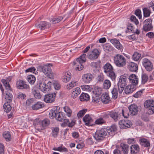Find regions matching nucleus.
<instances>
[{"label":"nucleus","mask_w":154,"mask_h":154,"mask_svg":"<svg viewBox=\"0 0 154 154\" xmlns=\"http://www.w3.org/2000/svg\"><path fill=\"white\" fill-rule=\"evenodd\" d=\"M127 77L124 75H122L120 76L117 85L119 92L120 94L122 92L124 87L127 85Z\"/></svg>","instance_id":"4"},{"label":"nucleus","mask_w":154,"mask_h":154,"mask_svg":"<svg viewBox=\"0 0 154 154\" xmlns=\"http://www.w3.org/2000/svg\"><path fill=\"white\" fill-rule=\"evenodd\" d=\"M3 137L5 139L6 141H9L11 140V136L10 132H5L3 134Z\"/></svg>","instance_id":"50"},{"label":"nucleus","mask_w":154,"mask_h":154,"mask_svg":"<svg viewBox=\"0 0 154 154\" xmlns=\"http://www.w3.org/2000/svg\"><path fill=\"white\" fill-rule=\"evenodd\" d=\"M120 148L124 154H128V146L124 143H122L120 144Z\"/></svg>","instance_id":"27"},{"label":"nucleus","mask_w":154,"mask_h":154,"mask_svg":"<svg viewBox=\"0 0 154 154\" xmlns=\"http://www.w3.org/2000/svg\"><path fill=\"white\" fill-rule=\"evenodd\" d=\"M53 150L55 151H58L60 152H68V149L66 147H65L63 144L57 147H54L53 148Z\"/></svg>","instance_id":"38"},{"label":"nucleus","mask_w":154,"mask_h":154,"mask_svg":"<svg viewBox=\"0 0 154 154\" xmlns=\"http://www.w3.org/2000/svg\"><path fill=\"white\" fill-rule=\"evenodd\" d=\"M101 100L105 104L108 103L110 102V99L108 94L106 93L103 94L101 96Z\"/></svg>","instance_id":"20"},{"label":"nucleus","mask_w":154,"mask_h":154,"mask_svg":"<svg viewBox=\"0 0 154 154\" xmlns=\"http://www.w3.org/2000/svg\"><path fill=\"white\" fill-rule=\"evenodd\" d=\"M63 109L67 116L69 117H70L72 114V111L69 107L68 106H65Z\"/></svg>","instance_id":"46"},{"label":"nucleus","mask_w":154,"mask_h":154,"mask_svg":"<svg viewBox=\"0 0 154 154\" xmlns=\"http://www.w3.org/2000/svg\"><path fill=\"white\" fill-rule=\"evenodd\" d=\"M83 120L85 125L88 126H91V123L93 121L92 118L89 114H86L85 116L83 118Z\"/></svg>","instance_id":"19"},{"label":"nucleus","mask_w":154,"mask_h":154,"mask_svg":"<svg viewBox=\"0 0 154 154\" xmlns=\"http://www.w3.org/2000/svg\"><path fill=\"white\" fill-rule=\"evenodd\" d=\"M105 122V120L103 119V118H100L95 120V123L97 125H102L104 124Z\"/></svg>","instance_id":"57"},{"label":"nucleus","mask_w":154,"mask_h":154,"mask_svg":"<svg viewBox=\"0 0 154 154\" xmlns=\"http://www.w3.org/2000/svg\"><path fill=\"white\" fill-rule=\"evenodd\" d=\"M16 85L17 88L19 89H27L29 88V86L25 82L22 80L17 81Z\"/></svg>","instance_id":"18"},{"label":"nucleus","mask_w":154,"mask_h":154,"mask_svg":"<svg viewBox=\"0 0 154 154\" xmlns=\"http://www.w3.org/2000/svg\"><path fill=\"white\" fill-rule=\"evenodd\" d=\"M52 83L51 82H48L47 84L44 82H42L39 83V88L43 92L47 93L51 89Z\"/></svg>","instance_id":"6"},{"label":"nucleus","mask_w":154,"mask_h":154,"mask_svg":"<svg viewBox=\"0 0 154 154\" xmlns=\"http://www.w3.org/2000/svg\"><path fill=\"white\" fill-rule=\"evenodd\" d=\"M63 18L62 17H59L57 18H53L50 20V22L52 23L55 24L60 22L63 19Z\"/></svg>","instance_id":"54"},{"label":"nucleus","mask_w":154,"mask_h":154,"mask_svg":"<svg viewBox=\"0 0 154 154\" xmlns=\"http://www.w3.org/2000/svg\"><path fill=\"white\" fill-rule=\"evenodd\" d=\"M116 130V126L115 125H112L110 127L102 128L96 131L94 135V137L96 140L100 141L106 136L112 135L113 133Z\"/></svg>","instance_id":"1"},{"label":"nucleus","mask_w":154,"mask_h":154,"mask_svg":"<svg viewBox=\"0 0 154 154\" xmlns=\"http://www.w3.org/2000/svg\"><path fill=\"white\" fill-rule=\"evenodd\" d=\"M152 23V20L151 19H148L145 20L143 23V30L146 32L152 30L153 28Z\"/></svg>","instance_id":"7"},{"label":"nucleus","mask_w":154,"mask_h":154,"mask_svg":"<svg viewBox=\"0 0 154 154\" xmlns=\"http://www.w3.org/2000/svg\"><path fill=\"white\" fill-rule=\"evenodd\" d=\"M43 106L44 104L42 102H38L32 105V108L33 109L37 110L42 108V107H43Z\"/></svg>","instance_id":"35"},{"label":"nucleus","mask_w":154,"mask_h":154,"mask_svg":"<svg viewBox=\"0 0 154 154\" xmlns=\"http://www.w3.org/2000/svg\"><path fill=\"white\" fill-rule=\"evenodd\" d=\"M112 98L114 100L116 99L118 97V93L117 89L113 88L111 91Z\"/></svg>","instance_id":"47"},{"label":"nucleus","mask_w":154,"mask_h":154,"mask_svg":"<svg viewBox=\"0 0 154 154\" xmlns=\"http://www.w3.org/2000/svg\"><path fill=\"white\" fill-rule=\"evenodd\" d=\"M11 80V79L9 78L7 79H2V82L5 87L6 89L7 90V91H11V87L9 84V82Z\"/></svg>","instance_id":"26"},{"label":"nucleus","mask_w":154,"mask_h":154,"mask_svg":"<svg viewBox=\"0 0 154 154\" xmlns=\"http://www.w3.org/2000/svg\"><path fill=\"white\" fill-rule=\"evenodd\" d=\"M35 26L41 30H44L49 29L51 26V24L46 21H41L39 23L36 24Z\"/></svg>","instance_id":"12"},{"label":"nucleus","mask_w":154,"mask_h":154,"mask_svg":"<svg viewBox=\"0 0 154 154\" xmlns=\"http://www.w3.org/2000/svg\"><path fill=\"white\" fill-rule=\"evenodd\" d=\"M100 53L97 49H94L89 54L88 58L91 60L96 59L99 57Z\"/></svg>","instance_id":"17"},{"label":"nucleus","mask_w":154,"mask_h":154,"mask_svg":"<svg viewBox=\"0 0 154 154\" xmlns=\"http://www.w3.org/2000/svg\"><path fill=\"white\" fill-rule=\"evenodd\" d=\"M139 146L137 145H133L130 147V151L131 154H136L139 151Z\"/></svg>","instance_id":"29"},{"label":"nucleus","mask_w":154,"mask_h":154,"mask_svg":"<svg viewBox=\"0 0 154 154\" xmlns=\"http://www.w3.org/2000/svg\"><path fill=\"white\" fill-rule=\"evenodd\" d=\"M59 128L58 127H53L52 128V134L54 137H56L59 131Z\"/></svg>","instance_id":"49"},{"label":"nucleus","mask_w":154,"mask_h":154,"mask_svg":"<svg viewBox=\"0 0 154 154\" xmlns=\"http://www.w3.org/2000/svg\"><path fill=\"white\" fill-rule=\"evenodd\" d=\"M129 82L131 85L134 86L137 85L138 83V78L135 74H131L128 78Z\"/></svg>","instance_id":"15"},{"label":"nucleus","mask_w":154,"mask_h":154,"mask_svg":"<svg viewBox=\"0 0 154 154\" xmlns=\"http://www.w3.org/2000/svg\"><path fill=\"white\" fill-rule=\"evenodd\" d=\"M35 128L39 131H41L44 130V128L42 126L41 120L39 119H36L33 123Z\"/></svg>","instance_id":"16"},{"label":"nucleus","mask_w":154,"mask_h":154,"mask_svg":"<svg viewBox=\"0 0 154 154\" xmlns=\"http://www.w3.org/2000/svg\"><path fill=\"white\" fill-rule=\"evenodd\" d=\"M110 42L118 50L122 49L123 46L118 40L116 39H112L110 40Z\"/></svg>","instance_id":"21"},{"label":"nucleus","mask_w":154,"mask_h":154,"mask_svg":"<svg viewBox=\"0 0 154 154\" xmlns=\"http://www.w3.org/2000/svg\"><path fill=\"white\" fill-rule=\"evenodd\" d=\"M7 103L5 102L4 104L3 108L4 111L6 112H9L11 109V106L10 103Z\"/></svg>","instance_id":"43"},{"label":"nucleus","mask_w":154,"mask_h":154,"mask_svg":"<svg viewBox=\"0 0 154 154\" xmlns=\"http://www.w3.org/2000/svg\"><path fill=\"white\" fill-rule=\"evenodd\" d=\"M144 106L145 108L152 110L154 113V100H146L144 102Z\"/></svg>","instance_id":"14"},{"label":"nucleus","mask_w":154,"mask_h":154,"mask_svg":"<svg viewBox=\"0 0 154 154\" xmlns=\"http://www.w3.org/2000/svg\"><path fill=\"white\" fill-rule=\"evenodd\" d=\"M103 48L107 52H110L113 50V48L109 43H106L104 46Z\"/></svg>","instance_id":"42"},{"label":"nucleus","mask_w":154,"mask_h":154,"mask_svg":"<svg viewBox=\"0 0 154 154\" xmlns=\"http://www.w3.org/2000/svg\"><path fill=\"white\" fill-rule=\"evenodd\" d=\"M41 122L44 129L49 125L50 123L49 120L47 119H45L41 121Z\"/></svg>","instance_id":"51"},{"label":"nucleus","mask_w":154,"mask_h":154,"mask_svg":"<svg viewBox=\"0 0 154 154\" xmlns=\"http://www.w3.org/2000/svg\"><path fill=\"white\" fill-rule=\"evenodd\" d=\"M106 74L107 76L112 81H115L116 77V75L115 72L113 71V70L108 72Z\"/></svg>","instance_id":"41"},{"label":"nucleus","mask_w":154,"mask_h":154,"mask_svg":"<svg viewBox=\"0 0 154 154\" xmlns=\"http://www.w3.org/2000/svg\"><path fill=\"white\" fill-rule=\"evenodd\" d=\"M77 84V81H73L67 85L66 88L67 89H70L76 86Z\"/></svg>","instance_id":"48"},{"label":"nucleus","mask_w":154,"mask_h":154,"mask_svg":"<svg viewBox=\"0 0 154 154\" xmlns=\"http://www.w3.org/2000/svg\"><path fill=\"white\" fill-rule=\"evenodd\" d=\"M109 115L110 117L114 120L116 122L119 119V114L118 112H111L109 113Z\"/></svg>","instance_id":"37"},{"label":"nucleus","mask_w":154,"mask_h":154,"mask_svg":"<svg viewBox=\"0 0 154 154\" xmlns=\"http://www.w3.org/2000/svg\"><path fill=\"white\" fill-rule=\"evenodd\" d=\"M82 89L84 91H86L88 92H91L92 88L90 86L85 85L82 86Z\"/></svg>","instance_id":"58"},{"label":"nucleus","mask_w":154,"mask_h":154,"mask_svg":"<svg viewBox=\"0 0 154 154\" xmlns=\"http://www.w3.org/2000/svg\"><path fill=\"white\" fill-rule=\"evenodd\" d=\"M100 63V62L98 61L92 62L91 64V66L92 68L96 69L99 66Z\"/></svg>","instance_id":"61"},{"label":"nucleus","mask_w":154,"mask_h":154,"mask_svg":"<svg viewBox=\"0 0 154 154\" xmlns=\"http://www.w3.org/2000/svg\"><path fill=\"white\" fill-rule=\"evenodd\" d=\"M130 20L131 22H134L136 25H137L139 23L138 21L134 16H131Z\"/></svg>","instance_id":"60"},{"label":"nucleus","mask_w":154,"mask_h":154,"mask_svg":"<svg viewBox=\"0 0 154 154\" xmlns=\"http://www.w3.org/2000/svg\"><path fill=\"white\" fill-rule=\"evenodd\" d=\"M27 80L30 84H33L35 81L36 79L34 75H31L27 76Z\"/></svg>","instance_id":"45"},{"label":"nucleus","mask_w":154,"mask_h":154,"mask_svg":"<svg viewBox=\"0 0 154 154\" xmlns=\"http://www.w3.org/2000/svg\"><path fill=\"white\" fill-rule=\"evenodd\" d=\"M141 54L137 52H135L132 55V59L137 61L141 59Z\"/></svg>","instance_id":"44"},{"label":"nucleus","mask_w":154,"mask_h":154,"mask_svg":"<svg viewBox=\"0 0 154 154\" xmlns=\"http://www.w3.org/2000/svg\"><path fill=\"white\" fill-rule=\"evenodd\" d=\"M104 72L107 73L108 72L113 70V67L109 63L106 64L103 67Z\"/></svg>","instance_id":"34"},{"label":"nucleus","mask_w":154,"mask_h":154,"mask_svg":"<svg viewBox=\"0 0 154 154\" xmlns=\"http://www.w3.org/2000/svg\"><path fill=\"white\" fill-rule=\"evenodd\" d=\"M148 76L145 74H142L141 76V83L144 84L147 82L148 80Z\"/></svg>","instance_id":"55"},{"label":"nucleus","mask_w":154,"mask_h":154,"mask_svg":"<svg viewBox=\"0 0 154 154\" xmlns=\"http://www.w3.org/2000/svg\"><path fill=\"white\" fill-rule=\"evenodd\" d=\"M64 122L62 123L61 126L63 127H64L67 126L69 127H72L74 124L75 123L72 121L70 122L69 119H66L65 118V120H63Z\"/></svg>","instance_id":"28"},{"label":"nucleus","mask_w":154,"mask_h":154,"mask_svg":"<svg viewBox=\"0 0 154 154\" xmlns=\"http://www.w3.org/2000/svg\"><path fill=\"white\" fill-rule=\"evenodd\" d=\"M56 118L58 121L62 122L63 121V120H65L66 117L65 116L63 112L59 111L57 115Z\"/></svg>","instance_id":"30"},{"label":"nucleus","mask_w":154,"mask_h":154,"mask_svg":"<svg viewBox=\"0 0 154 154\" xmlns=\"http://www.w3.org/2000/svg\"><path fill=\"white\" fill-rule=\"evenodd\" d=\"M122 116L125 118H128L129 116V114L128 110H124V109H122Z\"/></svg>","instance_id":"62"},{"label":"nucleus","mask_w":154,"mask_h":154,"mask_svg":"<svg viewBox=\"0 0 154 154\" xmlns=\"http://www.w3.org/2000/svg\"><path fill=\"white\" fill-rule=\"evenodd\" d=\"M86 54H83L77 58L75 61L73 62V64L75 66V69L77 71H80L83 69L84 66L82 63L85 62Z\"/></svg>","instance_id":"2"},{"label":"nucleus","mask_w":154,"mask_h":154,"mask_svg":"<svg viewBox=\"0 0 154 154\" xmlns=\"http://www.w3.org/2000/svg\"><path fill=\"white\" fill-rule=\"evenodd\" d=\"M81 92L80 88L77 87L73 90L72 92V96L74 98H76L80 94Z\"/></svg>","instance_id":"31"},{"label":"nucleus","mask_w":154,"mask_h":154,"mask_svg":"<svg viewBox=\"0 0 154 154\" xmlns=\"http://www.w3.org/2000/svg\"><path fill=\"white\" fill-rule=\"evenodd\" d=\"M42 71L45 75L51 79L54 78L53 73L52 72L51 69L49 66L44 65L41 67Z\"/></svg>","instance_id":"5"},{"label":"nucleus","mask_w":154,"mask_h":154,"mask_svg":"<svg viewBox=\"0 0 154 154\" xmlns=\"http://www.w3.org/2000/svg\"><path fill=\"white\" fill-rule=\"evenodd\" d=\"M55 93L47 94L45 96L44 100L46 103H52L55 100Z\"/></svg>","instance_id":"11"},{"label":"nucleus","mask_w":154,"mask_h":154,"mask_svg":"<svg viewBox=\"0 0 154 154\" xmlns=\"http://www.w3.org/2000/svg\"><path fill=\"white\" fill-rule=\"evenodd\" d=\"M89 99V95L86 93H83L80 96V99L82 101H87Z\"/></svg>","instance_id":"36"},{"label":"nucleus","mask_w":154,"mask_h":154,"mask_svg":"<svg viewBox=\"0 0 154 154\" xmlns=\"http://www.w3.org/2000/svg\"><path fill=\"white\" fill-rule=\"evenodd\" d=\"M58 108H59L58 106H54L52 109L49 113V116L50 118L51 119H53L54 117H56L59 111V109L58 110Z\"/></svg>","instance_id":"23"},{"label":"nucleus","mask_w":154,"mask_h":154,"mask_svg":"<svg viewBox=\"0 0 154 154\" xmlns=\"http://www.w3.org/2000/svg\"><path fill=\"white\" fill-rule=\"evenodd\" d=\"M94 78L93 75L90 73L83 74L82 77V82L88 84L91 82Z\"/></svg>","instance_id":"9"},{"label":"nucleus","mask_w":154,"mask_h":154,"mask_svg":"<svg viewBox=\"0 0 154 154\" xmlns=\"http://www.w3.org/2000/svg\"><path fill=\"white\" fill-rule=\"evenodd\" d=\"M135 90L134 86L132 85H128L125 89V92L126 94H128L133 92Z\"/></svg>","instance_id":"33"},{"label":"nucleus","mask_w":154,"mask_h":154,"mask_svg":"<svg viewBox=\"0 0 154 154\" xmlns=\"http://www.w3.org/2000/svg\"><path fill=\"white\" fill-rule=\"evenodd\" d=\"M129 110V113L132 116L136 115L138 111V108L137 106L135 104H131L128 107Z\"/></svg>","instance_id":"13"},{"label":"nucleus","mask_w":154,"mask_h":154,"mask_svg":"<svg viewBox=\"0 0 154 154\" xmlns=\"http://www.w3.org/2000/svg\"><path fill=\"white\" fill-rule=\"evenodd\" d=\"M143 66L146 70L149 72L151 71L153 69V65L149 60L146 58H145L142 61Z\"/></svg>","instance_id":"10"},{"label":"nucleus","mask_w":154,"mask_h":154,"mask_svg":"<svg viewBox=\"0 0 154 154\" xmlns=\"http://www.w3.org/2000/svg\"><path fill=\"white\" fill-rule=\"evenodd\" d=\"M111 83L110 80L108 79H105L104 80L103 83V87L104 89H109L111 87Z\"/></svg>","instance_id":"39"},{"label":"nucleus","mask_w":154,"mask_h":154,"mask_svg":"<svg viewBox=\"0 0 154 154\" xmlns=\"http://www.w3.org/2000/svg\"><path fill=\"white\" fill-rule=\"evenodd\" d=\"M128 68L130 71L133 72H136L138 70V66L136 63L131 62L128 63Z\"/></svg>","instance_id":"22"},{"label":"nucleus","mask_w":154,"mask_h":154,"mask_svg":"<svg viewBox=\"0 0 154 154\" xmlns=\"http://www.w3.org/2000/svg\"><path fill=\"white\" fill-rule=\"evenodd\" d=\"M114 63L118 67H122L125 66L126 63V59L122 55L117 54L114 57Z\"/></svg>","instance_id":"3"},{"label":"nucleus","mask_w":154,"mask_h":154,"mask_svg":"<svg viewBox=\"0 0 154 154\" xmlns=\"http://www.w3.org/2000/svg\"><path fill=\"white\" fill-rule=\"evenodd\" d=\"M139 141L141 145L144 147H149L150 146L149 141L146 138H140Z\"/></svg>","instance_id":"24"},{"label":"nucleus","mask_w":154,"mask_h":154,"mask_svg":"<svg viewBox=\"0 0 154 154\" xmlns=\"http://www.w3.org/2000/svg\"><path fill=\"white\" fill-rule=\"evenodd\" d=\"M104 79V75L102 73H100L97 77L96 79L98 82H102Z\"/></svg>","instance_id":"53"},{"label":"nucleus","mask_w":154,"mask_h":154,"mask_svg":"<svg viewBox=\"0 0 154 154\" xmlns=\"http://www.w3.org/2000/svg\"><path fill=\"white\" fill-rule=\"evenodd\" d=\"M32 93L34 97L36 99H39L41 98V95L39 91L37 89H32Z\"/></svg>","instance_id":"40"},{"label":"nucleus","mask_w":154,"mask_h":154,"mask_svg":"<svg viewBox=\"0 0 154 154\" xmlns=\"http://www.w3.org/2000/svg\"><path fill=\"white\" fill-rule=\"evenodd\" d=\"M143 15L145 17H147L149 16L151 13V11L148 8H144L143 9Z\"/></svg>","instance_id":"52"},{"label":"nucleus","mask_w":154,"mask_h":154,"mask_svg":"<svg viewBox=\"0 0 154 154\" xmlns=\"http://www.w3.org/2000/svg\"><path fill=\"white\" fill-rule=\"evenodd\" d=\"M119 126L121 128L125 129L129 128L132 125L131 121L127 119H123L119 122Z\"/></svg>","instance_id":"8"},{"label":"nucleus","mask_w":154,"mask_h":154,"mask_svg":"<svg viewBox=\"0 0 154 154\" xmlns=\"http://www.w3.org/2000/svg\"><path fill=\"white\" fill-rule=\"evenodd\" d=\"M53 85L54 88L57 90H59L60 88L61 85L60 83L57 81H54Z\"/></svg>","instance_id":"59"},{"label":"nucleus","mask_w":154,"mask_h":154,"mask_svg":"<svg viewBox=\"0 0 154 154\" xmlns=\"http://www.w3.org/2000/svg\"><path fill=\"white\" fill-rule=\"evenodd\" d=\"M71 73L69 71L63 73V75L62 78V81L64 82H68L71 79Z\"/></svg>","instance_id":"25"},{"label":"nucleus","mask_w":154,"mask_h":154,"mask_svg":"<svg viewBox=\"0 0 154 154\" xmlns=\"http://www.w3.org/2000/svg\"><path fill=\"white\" fill-rule=\"evenodd\" d=\"M135 14L138 17L139 19L141 18V11L139 9H137L135 11Z\"/></svg>","instance_id":"63"},{"label":"nucleus","mask_w":154,"mask_h":154,"mask_svg":"<svg viewBox=\"0 0 154 154\" xmlns=\"http://www.w3.org/2000/svg\"><path fill=\"white\" fill-rule=\"evenodd\" d=\"M10 91H7L5 97V102L11 103L12 100L13 96L10 92Z\"/></svg>","instance_id":"32"},{"label":"nucleus","mask_w":154,"mask_h":154,"mask_svg":"<svg viewBox=\"0 0 154 154\" xmlns=\"http://www.w3.org/2000/svg\"><path fill=\"white\" fill-rule=\"evenodd\" d=\"M87 111V109H84L80 111L77 114V116L79 118H82Z\"/></svg>","instance_id":"56"},{"label":"nucleus","mask_w":154,"mask_h":154,"mask_svg":"<svg viewBox=\"0 0 154 154\" xmlns=\"http://www.w3.org/2000/svg\"><path fill=\"white\" fill-rule=\"evenodd\" d=\"M26 97L25 94L21 93H19L17 96L18 98L21 99H24Z\"/></svg>","instance_id":"64"}]
</instances>
